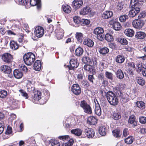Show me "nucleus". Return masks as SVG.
<instances>
[{"label":"nucleus","instance_id":"393cba45","mask_svg":"<svg viewBox=\"0 0 146 146\" xmlns=\"http://www.w3.org/2000/svg\"><path fill=\"white\" fill-rule=\"evenodd\" d=\"M41 93L40 91H38L36 93L34 94L33 96V102L39 101L41 98Z\"/></svg>","mask_w":146,"mask_h":146},{"label":"nucleus","instance_id":"72a5a7b5","mask_svg":"<svg viewBox=\"0 0 146 146\" xmlns=\"http://www.w3.org/2000/svg\"><path fill=\"white\" fill-rule=\"evenodd\" d=\"M116 74L117 77L119 79H122L124 78L123 72L121 69L117 70Z\"/></svg>","mask_w":146,"mask_h":146},{"label":"nucleus","instance_id":"0e129e2a","mask_svg":"<svg viewBox=\"0 0 146 146\" xmlns=\"http://www.w3.org/2000/svg\"><path fill=\"white\" fill-rule=\"evenodd\" d=\"M84 68L85 70L90 71V72L92 70L91 65H85L84 66Z\"/></svg>","mask_w":146,"mask_h":146},{"label":"nucleus","instance_id":"f704fd0d","mask_svg":"<svg viewBox=\"0 0 146 146\" xmlns=\"http://www.w3.org/2000/svg\"><path fill=\"white\" fill-rule=\"evenodd\" d=\"M109 51V49L107 47H105L103 48H100L99 49V52L102 54H105L108 53Z\"/></svg>","mask_w":146,"mask_h":146},{"label":"nucleus","instance_id":"ea45409f","mask_svg":"<svg viewBox=\"0 0 146 146\" xmlns=\"http://www.w3.org/2000/svg\"><path fill=\"white\" fill-rule=\"evenodd\" d=\"M113 135L114 137H120L121 134L120 130L118 129H116L113 130L112 131Z\"/></svg>","mask_w":146,"mask_h":146},{"label":"nucleus","instance_id":"c03bdc74","mask_svg":"<svg viewBox=\"0 0 146 146\" xmlns=\"http://www.w3.org/2000/svg\"><path fill=\"white\" fill-rule=\"evenodd\" d=\"M139 0H131L130 3V6L131 8L137 7L138 5Z\"/></svg>","mask_w":146,"mask_h":146},{"label":"nucleus","instance_id":"20e7f679","mask_svg":"<svg viewBox=\"0 0 146 146\" xmlns=\"http://www.w3.org/2000/svg\"><path fill=\"white\" fill-rule=\"evenodd\" d=\"M132 25L133 27L135 29H140L144 25V21L140 19H136L133 21Z\"/></svg>","mask_w":146,"mask_h":146},{"label":"nucleus","instance_id":"4c0bfd02","mask_svg":"<svg viewBox=\"0 0 146 146\" xmlns=\"http://www.w3.org/2000/svg\"><path fill=\"white\" fill-rule=\"evenodd\" d=\"M104 30L101 27H97L95 29L94 31V33L96 35L103 33Z\"/></svg>","mask_w":146,"mask_h":146},{"label":"nucleus","instance_id":"bf43d9fd","mask_svg":"<svg viewBox=\"0 0 146 146\" xmlns=\"http://www.w3.org/2000/svg\"><path fill=\"white\" fill-rule=\"evenodd\" d=\"M141 72V74L143 76L146 77V64L143 65V68Z\"/></svg>","mask_w":146,"mask_h":146},{"label":"nucleus","instance_id":"f3484780","mask_svg":"<svg viewBox=\"0 0 146 146\" xmlns=\"http://www.w3.org/2000/svg\"><path fill=\"white\" fill-rule=\"evenodd\" d=\"M128 122L129 124L131 125L134 127L137 125V122L135 120V116L133 115H131L130 116Z\"/></svg>","mask_w":146,"mask_h":146},{"label":"nucleus","instance_id":"6e6552de","mask_svg":"<svg viewBox=\"0 0 146 146\" xmlns=\"http://www.w3.org/2000/svg\"><path fill=\"white\" fill-rule=\"evenodd\" d=\"M82 60V62L85 64H89L92 65L93 64H96L97 63L96 60H95L94 62H93L92 56L89 55L88 57H83Z\"/></svg>","mask_w":146,"mask_h":146},{"label":"nucleus","instance_id":"5701e85b","mask_svg":"<svg viewBox=\"0 0 146 146\" xmlns=\"http://www.w3.org/2000/svg\"><path fill=\"white\" fill-rule=\"evenodd\" d=\"M41 64L38 60H36L34 64V69L36 71H39L41 68Z\"/></svg>","mask_w":146,"mask_h":146},{"label":"nucleus","instance_id":"37998d69","mask_svg":"<svg viewBox=\"0 0 146 146\" xmlns=\"http://www.w3.org/2000/svg\"><path fill=\"white\" fill-rule=\"evenodd\" d=\"M123 88L124 85L123 84H119L117 86L116 89L118 91L117 92H115V93H117L118 92V95H119V94H121V91L123 89Z\"/></svg>","mask_w":146,"mask_h":146},{"label":"nucleus","instance_id":"13d9d810","mask_svg":"<svg viewBox=\"0 0 146 146\" xmlns=\"http://www.w3.org/2000/svg\"><path fill=\"white\" fill-rule=\"evenodd\" d=\"M19 92L21 93V95L22 96L25 97L26 99L28 98V94L22 90H19Z\"/></svg>","mask_w":146,"mask_h":146},{"label":"nucleus","instance_id":"2eb2a0df","mask_svg":"<svg viewBox=\"0 0 146 146\" xmlns=\"http://www.w3.org/2000/svg\"><path fill=\"white\" fill-rule=\"evenodd\" d=\"M84 132L88 138L93 137L94 136L95 133L92 129L89 128H86L84 130Z\"/></svg>","mask_w":146,"mask_h":146},{"label":"nucleus","instance_id":"c85d7f7f","mask_svg":"<svg viewBox=\"0 0 146 146\" xmlns=\"http://www.w3.org/2000/svg\"><path fill=\"white\" fill-rule=\"evenodd\" d=\"M71 133L78 136H80L82 133V131L78 128L72 129L71 130Z\"/></svg>","mask_w":146,"mask_h":146},{"label":"nucleus","instance_id":"473e14b6","mask_svg":"<svg viewBox=\"0 0 146 146\" xmlns=\"http://www.w3.org/2000/svg\"><path fill=\"white\" fill-rule=\"evenodd\" d=\"M83 49L81 47H79L76 49V54L78 56H82L83 54Z\"/></svg>","mask_w":146,"mask_h":146},{"label":"nucleus","instance_id":"864d4df0","mask_svg":"<svg viewBox=\"0 0 146 146\" xmlns=\"http://www.w3.org/2000/svg\"><path fill=\"white\" fill-rule=\"evenodd\" d=\"M52 146H60V144L59 141L56 140H51Z\"/></svg>","mask_w":146,"mask_h":146},{"label":"nucleus","instance_id":"3c124183","mask_svg":"<svg viewBox=\"0 0 146 146\" xmlns=\"http://www.w3.org/2000/svg\"><path fill=\"white\" fill-rule=\"evenodd\" d=\"M105 39L106 40L109 42L113 40L112 36L109 34H106L105 36Z\"/></svg>","mask_w":146,"mask_h":146},{"label":"nucleus","instance_id":"cd10ccee","mask_svg":"<svg viewBox=\"0 0 146 146\" xmlns=\"http://www.w3.org/2000/svg\"><path fill=\"white\" fill-rule=\"evenodd\" d=\"M10 48L13 50H16L19 48V45L17 43L14 41H12L10 43Z\"/></svg>","mask_w":146,"mask_h":146},{"label":"nucleus","instance_id":"58836bf2","mask_svg":"<svg viewBox=\"0 0 146 146\" xmlns=\"http://www.w3.org/2000/svg\"><path fill=\"white\" fill-rule=\"evenodd\" d=\"M136 104L137 107L141 109H143L145 108V104L144 102L142 101H137L136 102Z\"/></svg>","mask_w":146,"mask_h":146},{"label":"nucleus","instance_id":"8fccbe9b","mask_svg":"<svg viewBox=\"0 0 146 146\" xmlns=\"http://www.w3.org/2000/svg\"><path fill=\"white\" fill-rule=\"evenodd\" d=\"M118 41L122 45H126L127 44V41L126 39L123 38H120L118 39Z\"/></svg>","mask_w":146,"mask_h":146},{"label":"nucleus","instance_id":"a878e982","mask_svg":"<svg viewBox=\"0 0 146 146\" xmlns=\"http://www.w3.org/2000/svg\"><path fill=\"white\" fill-rule=\"evenodd\" d=\"M125 34L127 36L132 37L134 34V31L131 29H126L124 31Z\"/></svg>","mask_w":146,"mask_h":146},{"label":"nucleus","instance_id":"b1692460","mask_svg":"<svg viewBox=\"0 0 146 146\" xmlns=\"http://www.w3.org/2000/svg\"><path fill=\"white\" fill-rule=\"evenodd\" d=\"M146 36L145 33L139 31L136 32L135 36L136 38L142 39L144 38Z\"/></svg>","mask_w":146,"mask_h":146},{"label":"nucleus","instance_id":"c756f323","mask_svg":"<svg viewBox=\"0 0 146 146\" xmlns=\"http://www.w3.org/2000/svg\"><path fill=\"white\" fill-rule=\"evenodd\" d=\"M90 11V8L89 7H84L82 9L80 12V14L81 15H86L88 14Z\"/></svg>","mask_w":146,"mask_h":146},{"label":"nucleus","instance_id":"774afa93","mask_svg":"<svg viewBox=\"0 0 146 146\" xmlns=\"http://www.w3.org/2000/svg\"><path fill=\"white\" fill-rule=\"evenodd\" d=\"M20 68L24 72H27L28 69L27 67L24 65L22 64Z\"/></svg>","mask_w":146,"mask_h":146},{"label":"nucleus","instance_id":"dca6fc26","mask_svg":"<svg viewBox=\"0 0 146 146\" xmlns=\"http://www.w3.org/2000/svg\"><path fill=\"white\" fill-rule=\"evenodd\" d=\"M107 131V127L106 125H102L99 129V133L103 136L105 135Z\"/></svg>","mask_w":146,"mask_h":146},{"label":"nucleus","instance_id":"aec40b11","mask_svg":"<svg viewBox=\"0 0 146 146\" xmlns=\"http://www.w3.org/2000/svg\"><path fill=\"white\" fill-rule=\"evenodd\" d=\"M30 4L32 6L37 5V8L39 9L41 7L40 0H30Z\"/></svg>","mask_w":146,"mask_h":146},{"label":"nucleus","instance_id":"09e8293b","mask_svg":"<svg viewBox=\"0 0 146 146\" xmlns=\"http://www.w3.org/2000/svg\"><path fill=\"white\" fill-rule=\"evenodd\" d=\"M143 68V66L141 63H138L137 65L136 71L138 73H140Z\"/></svg>","mask_w":146,"mask_h":146},{"label":"nucleus","instance_id":"f03ea898","mask_svg":"<svg viewBox=\"0 0 146 146\" xmlns=\"http://www.w3.org/2000/svg\"><path fill=\"white\" fill-rule=\"evenodd\" d=\"M108 101L110 105L116 106L118 103V99L115 94L111 92H108L106 94Z\"/></svg>","mask_w":146,"mask_h":146},{"label":"nucleus","instance_id":"e2e57ef3","mask_svg":"<svg viewBox=\"0 0 146 146\" xmlns=\"http://www.w3.org/2000/svg\"><path fill=\"white\" fill-rule=\"evenodd\" d=\"M58 138L61 140H62L64 141L65 140H68L69 139V137L68 135L61 136L58 137Z\"/></svg>","mask_w":146,"mask_h":146},{"label":"nucleus","instance_id":"bb28decb","mask_svg":"<svg viewBox=\"0 0 146 146\" xmlns=\"http://www.w3.org/2000/svg\"><path fill=\"white\" fill-rule=\"evenodd\" d=\"M83 44H84L86 45L88 47H91L93 46L94 44V42L88 38L84 40Z\"/></svg>","mask_w":146,"mask_h":146},{"label":"nucleus","instance_id":"a211bd4d","mask_svg":"<svg viewBox=\"0 0 146 146\" xmlns=\"http://www.w3.org/2000/svg\"><path fill=\"white\" fill-rule=\"evenodd\" d=\"M113 15V13L112 11H106L103 13L102 16L103 18L106 19L111 18Z\"/></svg>","mask_w":146,"mask_h":146},{"label":"nucleus","instance_id":"4468645a","mask_svg":"<svg viewBox=\"0 0 146 146\" xmlns=\"http://www.w3.org/2000/svg\"><path fill=\"white\" fill-rule=\"evenodd\" d=\"M55 33L57 39H60L63 37L64 31L62 29L58 28L55 30Z\"/></svg>","mask_w":146,"mask_h":146},{"label":"nucleus","instance_id":"f257e3e1","mask_svg":"<svg viewBox=\"0 0 146 146\" xmlns=\"http://www.w3.org/2000/svg\"><path fill=\"white\" fill-rule=\"evenodd\" d=\"M35 56L32 52L25 54L23 56V59L25 64L29 66L32 65L35 60Z\"/></svg>","mask_w":146,"mask_h":146},{"label":"nucleus","instance_id":"6ab92c4d","mask_svg":"<svg viewBox=\"0 0 146 146\" xmlns=\"http://www.w3.org/2000/svg\"><path fill=\"white\" fill-rule=\"evenodd\" d=\"M14 76L17 79H19L22 78L23 75V73L21 70L19 69H15L13 72Z\"/></svg>","mask_w":146,"mask_h":146},{"label":"nucleus","instance_id":"7ed1b4c3","mask_svg":"<svg viewBox=\"0 0 146 146\" xmlns=\"http://www.w3.org/2000/svg\"><path fill=\"white\" fill-rule=\"evenodd\" d=\"M80 106L84 110V112L89 114L92 113L91 108L90 106L87 104L86 101L84 100L81 101L80 102Z\"/></svg>","mask_w":146,"mask_h":146},{"label":"nucleus","instance_id":"603ef678","mask_svg":"<svg viewBox=\"0 0 146 146\" xmlns=\"http://www.w3.org/2000/svg\"><path fill=\"white\" fill-rule=\"evenodd\" d=\"M7 94V92L5 90H1L0 91V98H2L6 97Z\"/></svg>","mask_w":146,"mask_h":146},{"label":"nucleus","instance_id":"69168bd1","mask_svg":"<svg viewBox=\"0 0 146 146\" xmlns=\"http://www.w3.org/2000/svg\"><path fill=\"white\" fill-rule=\"evenodd\" d=\"M104 35L103 34V33L97 35L98 39L101 41H102L104 40Z\"/></svg>","mask_w":146,"mask_h":146},{"label":"nucleus","instance_id":"e433bc0d","mask_svg":"<svg viewBox=\"0 0 146 146\" xmlns=\"http://www.w3.org/2000/svg\"><path fill=\"white\" fill-rule=\"evenodd\" d=\"M112 117L113 119L117 120L121 118V115L119 113L114 112L112 115Z\"/></svg>","mask_w":146,"mask_h":146},{"label":"nucleus","instance_id":"9b49d317","mask_svg":"<svg viewBox=\"0 0 146 146\" xmlns=\"http://www.w3.org/2000/svg\"><path fill=\"white\" fill-rule=\"evenodd\" d=\"M140 8L137 7H135L132 8L129 13L128 15L130 17H135L140 11Z\"/></svg>","mask_w":146,"mask_h":146},{"label":"nucleus","instance_id":"6e6d98bb","mask_svg":"<svg viewBox=\"0 0 146 146\" xmlns=\"http://www.w3.org/2000/svg\"><path fill=\"white\" fill-rule=\"evenodd\" d=\"M73 20L74 22L76 24H79L81 21L80 18L78 16L74 17L73 18Z\"/></svg>","mask_w":146,"mask_h":146},{"label":"nucleus","instance_id":"4be33fe9","mask_svg":"<svg viewBox=\"0 0 146 146\" xmlns=\"http://www.w3.org/2000/svg\"><path fill=\"white\" fill-rule=\"evenodd\" d=\"M97 119L94 116H90L88 119V123L90 125H94L97 123Z\"/></svg>","mask_w":146,"mask_h":146},{"label":"nucleus","instance_id":"a19ab883","mask_svg":"<svg viewBox=\"0 0 146 146\" xmlns=\"http://www.w3.org/2000/svg\"><path fill=\"white\" fill-rule=\"evenodd\" d=\"M134 140V138L133 136H129L125 139V142L127 144H131Z\"/></svg>","mask_w":146,"mask_h":146},{"label":"nucleus","instance_id":"de8ad7c7","mask_svg":"<svg viewBox=\"0 0 146 146\" xmlns=\"http://www.w3.org/2000/svg\"><path fill=\"white\" fill-rule=\"evenodd\" d=\"M128 18V15H124L121 16L119 18V20L120 21L122 22H125L127 19Z\"/></svg>","mask_w":146,"mask_h":146},{"label":"nucleus","instance_id":"423d86ee","mask_svg":"<svg viewBox=\"0 0 146 146\" xmlns=\"http://www.w3.org/2000/svg\"><path fill=\"white\" fill-rule=\"evenodd\" d=\"M109 24L112 26L113 29L116 31H119L121 28V26L119 23L115 21L113 19H111L110 21Z\"/></svg>","mask_w":146,"mask_h":146},{"label":"nucleus","instance_id":"0eeeda50","mask_svg":"<svg viewBox=\"0 0 146 146\" xmlns=\"http://www.w3.org/2000/svg\"><path fill=\"white\" fill-rule=\"evenodd\" d=\"M35 35L37 37L40 38L43 35L44 31L43 28L41 27H36L34 31Z\"/></svg>","mask_w":146,"mask_h":146},{"label":"nucleus","instance_id":"2f4dec72","mask_svg":"<svg viewBox=\"0 0 146 146\" xmlns=\"http://www.w3.org/2000/svg\"><path fill=\"white\" fill-rule=\"evenodd\" d=\"M135 80L137 83L141 86H143L145 84V81L142 78L137 77L136 78Z\"/></svg>","mask_w":146,"mask_h":146},{"label":"nucleus","instance_id":"f8f14e48","mask_svg":"<svg viewBox=\"0 0 146 146\" xmlns=\"http://www.w3.org/2000/svg\"><path fill=\"white\" fill-rule=\"evenodd\" d=\"M94 102L95 104V113L98 116H100L102 113L101 109L98 101L96 99H94Z\"/></svg>","mask_w":146,"mask_h":146},{"label":"nucleus","instance_id":"a18cd8bd","mask_svg":"<svg viewBox=\"0 0 146 146\" xmlns=\"http://www.w3.org/2000/svg\"><path fill=\"white\" fill-rule=\"evenodd\" d=\"M121 94L119 95V96H120V101L121 102L123 103H125L127 102L128 101V98L125 95H121Z\"/></svg>","mask_w":146,"mask_h":146},{"label":"nucleus","instance_id":"338daca9","mask_svg":"<svg viewBox=\"0 0 146 146\" xmlns=\"http://www.w3.org/2000/svg\"><path fill=\"white\" fill-rule=\"evenodd\" d=\"M95 79L94 78V77L93 75H89L88 76V80L90 81V82L92 83V84L94 83L93 80Z\"/></svg>","mask_w":146,"mask_h":146},{"label":"nucleus","instance_id":"5fc2aeb1","mask_svg":"<svg viewBox=\"0 0 146 146\" xmlns=\"http://www.w3.org/2000/svg\"><path fill=\"white\" fill-rule=\"evenodd\" d=\"M106 77L108 79L112 80L113 79V74L110 72L106 71L105 72Z\"/></svg>","mask_w":146,"mask_h":146},{"label":"nucleus","instance_id":"1a4fd4ad","mask_svg":"<svg viewBox=\"0 0 146 146\" xmlns=\"http://www.w3.org/2000/svg\"><path fill=\"white\" fill-rule=\"evenodd\" d=\"M83 3L82 0H75L72 2V6L75 10H77L82 7Z\"/></svg>","mask_w":146,"mask_h":146},{"label":"nucleus","instance_id":"4d7b16f0","mask_svg":"<svg viewBox=\"0 0 146 146\" xmlns=\"http://www.w3.org/2000/svg\"><path fill=\"white\" fill-rule=\"evenodd\" d=\"M82 85L85 88H88L90 86V84L86 80H83L81 82Z\"/></svg>","mask_w":146,"mask_h":146},{"label":"nucleus","instance_id":"39448f33","mask_svg":"<svg viewBox=\"0 0 146 146\" xmlns=\"http://www.w3.org/2000/svg\"><path fill=\"white\" fill-rule=\"evenodd\" d=\"M1 58L4 62L7 63H9L12 61L13 57L11 54L6 53L3 54Z\"/></svg>","mask_w":146,"mask_h":146},{"label":"nucleus","instance_id":"ddd939ff","mask_svg":"<svg viewBox=\"0 0 146 146\" xmlns=\"http://www.w3.org/2000/svg\"><path fill=\"white\" fill-rule=\"evenodd\" d=\"M70 66H69V68L70 70L74 69L77 68L79 64L77 62V59L75 58H72L70 61Z\"/></svg>","mask_w":146,"mask_h":146},{"label":"nucleus","instance_id":"680f3d73","mask_svg":"<svg viewBox=\"0 0 146 146\" xmlns=\"http://www.w3.org/2000/svg\"><path fill=\"white\" fill-rule=\"evenodd\" d=\"M28 0H19V3L23 5H25L28 3Z\"/></svg>","mask_w":146,"mask_h":146},{"label":"nucleus","instance_id":"49530a36","mask_svg":"<svg viewBox=\"0 0 146 146\" xmlns=\"http://www.w3.org/2000/svg\"><path fill=\"white\" fill-rule=\"evenodd\" d=\"M124 4L121 1L119 2L116 5V8L118 11H121L123 8Z\"/></svg>","mask_w":146,"mask_h":146},{"label":"nucleus","instance_id":"9d476101","mask_svg":"<svg viewBox=\"0 0 146 146\" xmlns=\"http://www.w3.org/2000/svg\"><path fill=\"white\" fill-rule=\"evenodd\" d=\"M71 91L75 95H78L81 92V89L79 85L76 84H74L72 87Z\"/></svg>","mask_w":146,"mask_h":146},{"label":"nucleus","instance_id":"79ce46f5","mask_svg":"<svg viewBox=\"0 0 146 146\" xmlns=\"http://www.w3.org/2000/svg\"><path fill=\"white\" fill-rule=\"evenodd\" d=\"M76 37L77 40L79 42H81L82 41L83 38V35L80 33H77L76 35Z\"/></svg>","mask_w":146,"mask_h":146},{"label":"nucleus","instance_id":"c9c22d12","mask_svg":"<svg viewBox=\"0 0 146 146\" xmlns=\"http://www.w3.org/2000/svg\"><path fill=\"white\" fill-rule=\"evenodd\" d=\"M62 8L63 11L66 13H69L71 11V8L70 7L66 4L63 5Z\"/></svg>","mask_w":146,"mask_h":146},{"label":"nucleus","instance_id":"7c9ffc66","mask_svg":"<svg viewBox=\"0 0 146 146\" xmlns=\"http://www.w3.org/2000/svg\"><path fill=\"white\" fill-rule=\"evenodd\" d=\"M125 60V58L122 55H118L115 57V61L116 62L119 63L123 62Z\"/></svg>","mask_w":146,"mask_h":146},{"label":"nucleus","instance_id":"052dcab7","mask_svg":"<svg viewBox=\"0 0 146 146\" xmlns=\"http://www.w3.org/2000/svg\"><path fill=\"white\" fill-rule=\"evenodd\" d=\"M139 119L140 123L142 124H145L146 123V117L141 116L139 118Z\"/></svg>","mask_w":146,"mask_h":146},{"label":"nucleus","instance_id":"412c9836","mask_svg":"<svg viewBox=\"0 0 146 146\" xmlns=\"http://www.w3.org/2000/svg\"><path fill=\"white\" fill-rule=\"evenodd\" d=\"M1 70L3 72L7 74H10L11 71L10 68L9 66L6 65H3L1 66Z\"/></svg>","mask_w":146,"mask_h":146}]
</instances>
